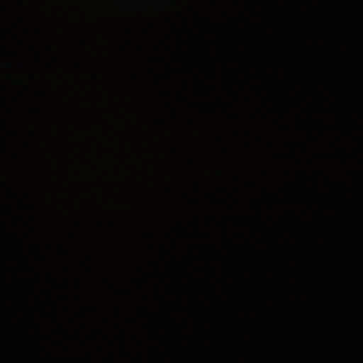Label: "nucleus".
Returning a JSON list of instances; mask_svg holds the SVG:
<instances>
[{"label":"nucleus","instance_id":"nucleus-1","mask_svg":"<svg viewBox=\"0 0 363 363\" xmlns=\"http://www.w3.org/2000/svg\"><path fill=\"white\" fill-rule=\"evenodd\" d=\"M7 242L5 239L0 240V255L4 254L7 250Z\"/></svg>","mask_w":363,"mask_h":363},{"label":"nucleus","instance_id":"nucleus-2","mask_svg":"<svg viewBox=\"0 0 363 363\" xmlns=\"http://www.w3.org/2000/svg\"><path fill=\"white\" fill-rule=\"evenodd\" d=\"M23 252V244L21 238L18 239V255L21 257Z\"/></svg>","mask_w":363,"mask_h":363},{"label":"nucleus","instance_id":"nucleus-3","mask_svg":"<svg viewBox=\"0 0 363 363\" xmlns=\"http://www.w3.org/2000/svg\"><path fill=\"white\" fill-rule=\"evenodd\" d=\"M34 250L36 252H39V247H37V246H35L34 247Z\"/></svg>","mask_w":363,"mask_h":363},{"label":"nucleus","instance_id":"nucleus-4","mask_svg":"<svg viewBox=\"0 0 363 363\" xmlns=\"http://www.w3.org/2000/svg\"><path fill=\"white\" fill-rule=\"evenodd\" d=\"M59 250L60 252H65V250L61 246L59 247Z\"/></svg>","mask_w":363,"mask_h":363}]
</instances>
